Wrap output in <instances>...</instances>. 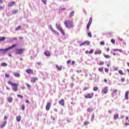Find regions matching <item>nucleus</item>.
<instances>
[{
	"label": "nucleus",
	"mask_w": 129,
	"mask_h": 129,
	"mask_svg": "<svg viewBox=\"0 0 129 129\" xmlns=\"http://www.w3.org/2000/svg\"><path fill=\"white\" fill-rule=\"evenodd\" d=\"M7 84L11 85V86L12 87V90H13V91L17 92L18 91L19 84L18 83H13L11 81H9L7 82Z\"/></svg>",
	"instance_id": "1"
},
{
	"label": "nucleus",
	"mask_w": 129,
	"mask_h": 129,
	"mask_svg": "<svg viewBox=\"0 0 129 129\" xmlns=\"http://www.w3.org/2000/svg\"><path fill=\"white\" fill-rule=\"evenodd\" d=\"M64 25L66 26V28H74V27L73 21L70 20L64 21Z\"/></svg>",
	"instance_id": "2"
},
{
	"label": "nucleus",
	"mask_w": 129,
	"mask_h": 129,
	"mask_svg": "<svg viewBox=\"0 0 129 129\" xmlns=\"http://www.w3.org/2000/svg\"><path fill=\"white\" fill-rule=\"evenodd\" d=\"M17 46L16 44H14L13 45H12L11 47L7 48L6 49H1L0 51L2 52V54H5L6 53H7L8 51L11 50V49H13V48Z\"/></svg>",
	"instance_id": "3"
},
{
	"label": "nucleus",
	"mask_w": 129,
	"mask_h": 129,
	"mask_svg": "<svg viewBox=\"0 0 129 129\" xmlns=\"http://www.w3.org/2000/svg\"><path fill=\"white\" fill-rule=\"evenodd\" d=\"M56 28L59 30V32H61L62 35L65 36V32H64L63 29L59 25L56 24Z\"/></svg>",
	"instance_id": "4"
},
{
	"label": "nucleus",
	"mask_w": 129,
	"mask_h": 129,
	"mask_svg": "<svg viewBox=\"0 0 129 129\" xmlns=\"http://www.w3.org/2000/svg\"><path fill=\"white\" fill-rule=\"evenodd\" d=\"M92 23V18H90V20H89V22H88V23L87 25V29L88 30H89L90 27V26H91V24Z\"/></svg>",
	"instance_id": "5"
},
{
	"label": "nucleus",
	"mask_w": 129,
	"mask_h": 129,
	"mask_svg": "<svg viewBox=\"0 0 129 129\" xmlns=\"http://www.w3.org/2000/svg\"><path fill=\"white\" fill-rule=\"evenodd\" d=\"M94 93L92 94H87V95L85 96L86 99H91L93 97Z\"/></svg>",
	"instance_id": "6"
},
{
	"label": "nucleus",
	"mask_w": 129,
	"mask_h": 129,
	"mask_svg": "<svg viewBox=\"0 0 129 129\" xmlns=\"http://www.w3.org/2000/svg\"><path fill=\"white\" fill-rule=\"evenodd\" d=\"M23 52H24V49H17L16 53L17 54L20 55L23 54Z\"/></svg>",
	"instance_id": "7"
},
{
	"label": "nucleus",
	"mask_w": 129,
	"mask_h": 129,
	"mask_svg": "<svg viewBox=\"0 0 129 129\" xmlns=\"http://www.w3.org/2000/svg\"><path fill=\"white\" fill-rule=\"evenodd\" d=\"M108 88L107 87H105V88H104V89L101 91V92H102V93L104 94H106L107 93H108Z\"/></svg>",
	"instance_id": "8"
},
{
	"label": "nucleus",
	"mask_w": 129,
	"mask_h": 129,
	"mask_svg": "<svg viewBox=\"0 0 129 129\" xmlns=\"http://www.w3.org/2000/svg\"><path fill=\"white\" fill-rule=\"evenodd\" d=\"M50 107H51V103L50 102L46 103V105L45 107L46 110L49 111L50 110Z\"/></svg>",
	"instance_id": "9"
},
{
	"label": "nucleus",
	"mask_w": 129,
	"mask_h": 129,
	"mask_svg": "<svg viewBox=\"0 0 129 129\" xmlns=\"http://www.w3.org/2000/svg\"><path fill=\"white\" fill-rule=\"evenodd\" d=\"M15 5H16V2L13 1V2H12L10 3H9L8 7H13V6H14Z\"/></svg>",
	"instance_id": "10"
},
{
	"label": "nucleus",
	"mask_w": 129,
	"mask_h": 129,
	"mask_svg": "<svg viewBox=\"0 0 129 129\" xmlns=\"http://www.w3.org/2000/svg\"><path fill=\"white\" fill-rule=\"evenodd\" d=\"M37 80H38L37 77H33L31 78V83H35L36 82Z\"/></svg>",
	"instance_id": "11"
},
{
	"label": "nucleus",
	"mask_w": 129,
	"mask_h": 129,
	"mask_svg": "<svg viewBox=\"0 0 129 129\" xmlns=\"http://www.w3.org/2000/svg\"><path fill=\"white\" fill-rule=\"evenodd\" d=\"M128 94H129V92L128 91H126V92H125V95H124V99L126 100H128L129 98H128Z\"/></svg>",
	"instance_id": "12"
},
{
	"label": "nucleus",
	"mask_w": 129,
	"mask_h": 129,
	"mask_svg": "<svg viewBox=\"0 0 129 129\" xmlns=\"http://www.w3.org/2000/svg\"><path fill=\"white\" fill-rule=\"evenodd\" d=\"M26 73L28 74H33V70H32L31 69H27L26 70Z\"/></svg>",
	"instance_id": "13"
},
{
	"label": "nucleus",
	"mask_w": 129,
	"mask_h": 129,
	"mask_svg": "<svg viewBox=\"0 0 129 129\" xmlns=\"http://www.w3.org/2000/svg\"><path fill=\"white\" fill-rule=\"evenodd\" d=\"M94 49H91L90 51L88 50H87L85 52V54H88L89 53L90 54H92L94 53Z\"/></svg>",
	"instance_id": "14"
},
{
	"label": "nucleus",
	"mask_w": 129,
	"mask_h": 129,
	"mask_svg": "<svg viewBox=\"0 0 129 129\" xmlns=\"http://www.w3.org/2000/svg\"><path fill=\"white\" fill-rule=\"evenodd\" d=\"M58 103L59 105L61 106H64V100L63 99L59 100Z\"/></svg>",
	"instance_id": "15"
},
{
	"label": "nucleus",
	"mask_w": 129,
	"mask_h": 129,
	"mask_svg": "<svg viewBox=\"0 0 129 129\" xmlns=\"http://www.w3.org/2000/svg\"><path fill=\"white\" fill-rule=\"evenodd\" d=\"M44 55H45L46 56H50L51 55V53H50L49 51H46L45 52H44Z\"/></svg>",
	"instance_id": "16"
},
{
	"label": "nucleus",
	"mask_w": 129,
	"mask_h": 129,
	"mask_svg": "<svg viewBox=\"0 0 129 129\" xmlns=\"http://www.w3.org/2000/svg\"><path fill=\"white\" fill-rule=\"evenodd\" d=\"M102 53V51L100 50H99L97 51H95V54L96 55H100Z\"/></svg>",
	"instance_id": "17"
},
{
	"label": "nucleus",
	"mask_w": 129,
	"mask_h": 129,
	"mask_svg": "<svg viewBox=\"0 0 129 129\" xmlns=\"http://www.w3.org/2000/svg\"><path fill=\"white\" fill-rule=\"evenodd\" d=\"M13 75L15 77H20V74H19L18 73H14Z\"/></svg>",
	"instance_id": "18"
},
{
	"label": "nucleus",
	"mask_w": 129,
	"mask_h": 129,
	"mask_svg": "<svg viewBox=\"0 0 129 129\" xmlns=\"http://www.w3.org/2000/svg\"><path fill=\"white\" fill-rule=\"evenodd\" d=\"M7 101H8L9 103L13 102V98H11V97L7 98Z\"/></svg>",
	"instance_id": "19"
},
{
	"label": "nucleus",
	"mask_w": 129,
	"mask_h": 129,
	"mask_svg": "<svg viewBox=\"0 0 129 129\" xmlns=\"http://www.w3.org/2000/svg\"><path fill=\"white\" fill-rule=\"evenodd\" d=\"M56 68L57 69V70L59 71H62V66L59 67L58 65H56Z\"/></svg>",
	"instance_id": "20"
},
{
	"label": "nucleus",
	"mask_w": 129,
	"mask_h": 129,
	"mask_svg": "<svg viewBox=\"0 0 129 129\" xmlns=\"http://www.w3.org/2000/svg\"><path fill=\"white\" fill-rule=\"evenodd\" d=\"M21 119V117L20 115H19L18 116H17V117H16L17 121V122H20Z\"/></svg>",
	"instance_id": "21"
},
{
	"label": "nucleus",
	"mask_w": 129,
	"mask_h": 129,
	"mask_svg": "<svg viewBox=\"0 0 129 129\" xmlns=\"http://www.w3.org/2000/svg\"><path fill=\"white\" fill-rule=\"evenodd\" d=\"M7 122L6 121L5 122H4L3 123H2L1 125V128H3V127H5L6 125Z\"/></svg>",
	"instance_id": "22"
},
{
	"label": "nucleus",
	"mask_w": 129,
	"mask_h": 129,
	"mask_svg": "<svg viewBox=\"0 0 129 129\" xmlns=\"http://www.w3.org/2000/svg\"><path fill=\"white\" fill-rule=\"evenodd\" d=\"M74 11H72L71 13H70L69 17L71 18L73 17L74 15Z\"/></svg>",
	"instance_id": "23"
},
{
	"label": "nucleus",
	"mask_w": 129,
	"mask_h": 129,
	"mask_svg": "<svg viewBox=\"0 0 129 129\" xmlns=\"http://www.w3.org/2000/svg\"><path fill=\"white\" fill-rule=\"evenodd\" d=\"M104 57L106 58V59H109L111 58V56L109 55H107V54H105L104 55Z\"/></svg>",
	"instance_id": "24"
},
{
	"label": "nucleus",
	"mask_w": 129,
	"mask_h": 129,
	"mask_svg": "<svg viewBox=\"0 0 129 129\" xmlns=\"http://www.w3.org/2000/svg\"><path fill=\"white\" fill-rule=\"evenodd\" d=\"M6 39V37H0V42H2L5 41Z\"/></svg>",
	"instance_id": "25"
},
{
	"label": "nucleus",
	"mask_w": 129,
	"mask_h": 129,
	"mask_svg": "<svg viewBox=\"0 0 129 129\" xmlns=\"http://www.w3.org/2000/svg\"><path fill=\"white\" fill-rule=\"evenodd\" d=\"M113 50L114 52L119 51V52H120V53L122 52V51L121 50V49H113Z\"/></svg>",
	"instance_id": "26"
},
{
	"label": "nucleus",
	"mask_w": 129,
	"mask_h": 129,
	"mask_svg": "<svg viewBox=\"0 0 129 129\" xmlns=\"http://www.w3.org/2000/svg\"><path fill=\"white\" fill-rule=\"evenodd\" d=\"M1 66L3 67H6L8 66V64H7V63H5V62L2 63H1Z\"/></svg>",
	"instance_id": "27"
},
{
	"label": "nucleus",
	"mask_w": 129,
	"mask_h": 129,
	"mask_svg": "<svg viewBox=\"0 0 129 129\" xmlns=\"http://www.w3.org/2000/svg\"><path fill=\"white\" fill-rule=\"evenodd\" d=\"M84 43L85 44V45H87V46L90 45V42L89 41H85Z\"/></svg>",
	"instance_id": "28"
},
{
	"label": "nucleus",
	"mask_w": 129,
	"mask_h": 129,
	"mask_svg": "<svg viewBox=\"0 0 129 129\" xmlns=\"http://www.w3.org/2000/svg\"><path fill=\"white\" fill-rule=\"evenodd\" d=\"M118 118V114H116L115 115H114V119L116 120Z\"/></svg>",
	"instance_id": "29"
},
{
	"label": "nucleus",
	"mask_w": 129,
	"mask_h": 129,
	"mask_svg": "<svg viewBox=\"0 0 129 129\" xmlns=\"http://www.w3.org/2000/svg\"><path fill=\"white\" fill-rule=\"evenodd\" d=\"M93 111V109L92 108H88L87 109V111L88 112H92Z\"/></svg>",
	"instance_id": "30"
},
{
	"label": "nucleus",
	"mask_w": 129,
	"mask_h": 129,
	"mask_svg": "<svg viewBox=\"0 0 129 129\" xmlns=\"http://www.w3.org/2000/svg\"><path fill=\"white\" fill-rule=\"evenodd\" d=\"M118 73L119 74H120V75H123V73L122 71H121V70H119Z\"/></svg>",
	"instance_id": "31"
},
{
	"label": "nucleus",
	"mask_w": 129,
	"mask_h": 129,
	"mask_svg": "<svg viewBox=\"0 0 129 129\" xmlns=\"http://www.w3.org/2000/svg\"><path fill=\"white\" fill-rule=\"evenodd\" d=\"M89 123V121H85L84 123V124L85 125H88Z\"/></svg>",
	"instance_id": "32"
},
{
	"label": "nucleus",
	"mask_w": 129,
	"mask_h": 129,
	"mask_svg": "<svg viewBox=\"0 0 129 129\" xmlns=\"http://www.w3.org/2000/svg\"><path fill=\"white\" fill-rule=\"evenodd\" d=\"M20 29H21V26H19L16 28H15V31H18L19 30H20Z\"/></svg>",
	"instance_id": "33"
},
{
	"label": "nucleus",
	"mask_w": 129,
	"mask_h": 129,
	"mask_svg": "<svg viewBox=\"0 0 129 129\" xmlns=\"http://www.w3.org/2000/svg\"><path fill=\"white\" fill-rule=\"evenodd\" d=\"M17 13H18V11L14 10L13 11H12V14H16Z\"/></svg>",
	"instance_id": "34"
},
{
	"label": "nucleus",
	"mask_w": 129,
	"mask_h": 129,
	"mask_svg": "<svg viewBox=\"0 0 129 129\" xmlns=\"http://www.w3.org/2000/svg\"><path fill=\"white\" fill-rule=\"evenodd\" d=\"M99 66H103V64H104V62L102 61V62H100V63H99Z\"/></svg>",
	"instance_id": "35"
},
{
	"label": "nucleus",
	"mask_w": 129,
	"mask_h": 129,
	"mask_svg": "<svg viewBox=\"0 0 129 129\" xmlns=\"http://www.w3.org/2000/svg\"><path fill=\"white\" fill-rule=\"evenodd\" d=\"M25 105H22V106H21V109H22V110L24 111L25 110Z\"/></svg>",
	"instance_id": "36"
},
{
	"label": "nucleus",
	"mask_w": 129,
	"mask_h": 129,
	"mask_svg": "<svg viewBox=\"0 0 129 129\" xmlns=\"http://www.w3.org/2000/svg\"><path fill=\"white\" fill-rule=\"evenodd\" d=\"M50 29L51 32H54V31H55V30H53V28H52V26H51V25L50 26Z\"/></svg>",
	"instance_id": "37"
},
{
	"label": "nucleus",
	"mask_w": 129,
	"mask_h": 129,
	"mask_svg": "<svg viewBox=\"0 0 129 129\" xmlns=\"http://www.w3.org/2000/svg\"><path fill=\"white\" fill-rule=\"evenodd\" d=\"M17 97H18L19 98H20L21 99H23V96L20 95L19 94L17 95Z\"/></svg>",
	"instance_id": "38"
},
{
	"label": "nucleus",
	"mask_w": 129,
	"mask_h": 129,
	"mask_svg": "<svg viewBox=\"0 0 129 129\" xmlns=\"http://www.w3.org/2000/svg\"><path fill=\"white\" fill-rule=\"evenodd\" d=\"M103 70V69L102 68H100L98 69L99 72H102Z\"/></svg>",
	"instance_id": "39"
},
{
	"label": "nucleus",
	"mask_w": 129,
	"mask_h": 129,
	"mask_svg": "<svg viewBox=\"0 0 129 129\" xmlns=\"http://www.w3.org/2000/svg\"><path fill=\"white\" fill-rule=\"evenodd\" d=\"M111 43H113V44H115V40H114V39H111Z\"/></svg>",
	"instance_id": "40"
},
{
	"label": "nucleus",
	"mask_w": 129,
	"mask_h": 129,
	"mask_svg": "<svg viewBox=\"0 0 129 129\" xmlns=\"http://www.w3.org/2000/svg\"><path fill=\"white\" fill-rule=\"evenodd\" d=\"M85 45H86V44L84 42L82 43L81 44H80V47H82V46H84Z\"/></svg>",
	"instance_id": "41"
},
{
	"label": "nucleus",
	"mask_w": 129,
	"mask_h": 129,
	"mask_svg": "<svg viewBox=\"0 0 129 129\" xmlns=\"http://www.w3.org/2000/svg\"><path fill=\"white\" fill-rule=\"evenodd\" d=\"M97 90H98V87H96L93 88V91H97Z\"/></svg>",
	"instance_id": "42"
},
{
	"label": "nucleus",
	"mask_w": 129,
	"mask_h": 129,
	"mask_svg": "<svg viewBox=\"0 0 129 129\" xmlns=\"http://www.w3.org/2000/svg\"><path fill=\"white\" fill-rule=\"evenodd\" d=\"M88 36H89L90 38L92 37V33L91 32H89L88 33Z\"/></svg>",
	"instance_id": "43"
},
{
	"label": "nucleus",
	"mask_w": 129,
	"mask_h": 129,
	"mask_svg": "<svg viewBox=\"0 0 129 129\" xmlns=\"http://www.w3.org/2000/svg\"><path fill=\"white\" fill-rule=\"evenodd\" d=\"M54 33L56 34V35H57L58 36L59 35V33H58V32L56 31L55 30L53 31Z\"/></svg>",
	"instance_id": "44"
},
{
	"label": "nucleus",
	"mask_w": 129,
	"mask_h": 129,
	"mask_svg": "<svg viewBox=\"0 0 129 129\" xmlns=\"http://www.w3.org/2000/svg\"><path fill=\"white\" fill-rule=\"evenodd\" d=\"M5 76H6V77L7 78H9L10 75H9V74H6Z\"/></svg>",
	"instance_id": "45"
},
{
	"label": "nucleus",
	"mask_w": 129,
	"mask_h": 129,
	"mask_svg": "<svg viewBox=\"0 0 129 129\" xmlns=\"http://www.w3.org/2000/svg\"><path fill=\"white\" fill-rule=\"evenodd\" d=\"M26 85H27V88H31V86L29 84L26 83Z\"/></svg>",
	"instance_id": "46"
},
{
	"label": "nucleus",
	"mask_w": 129,
	"mask_h": 129,
	"mask_svg": "<svg viewBox=\"0 0 129 129\" xmlns=\"http://www.w3.org/2000/svg\"><path fill=\"white\" fill-rule=\"evenodd\" d=\"M42 1L43 2V4H44L45 5L46 4V3H47L46 0H42Z\"/></svg>",
	"instance_id": "47"
},
{
	"label": "nucleus",
	"mask_w": 129,
	"mask_h": 129,
	"mask_svg": "<svg viewBox=\"0 0 129 129\" xmlns=\"http://www.w3.org/2000/svg\"><path fill=\"white\" fill-rule=\"evenodd\" d=\"M121 81L122 82H125V78H122L121 79Z\"/></svg>",
	"instance_id": "48"
},
{
	"label": "nucleus",
	"mask_w": 129,
	"mask_h": 129,
	"mask_svg": "<svg viewBox=\"0 0 129 129\" xmlns=\"http://www.w3.org/2000/svg\"><path fill=\"white\" fill-rule=\"evenodd\" d=\"M104 44H105L104 42H100V45H104Z\"/></svg>",
	"instance_id": "49"
},
{
	"label": "nucleus",
	"mask_w": 129,
	"mask_h": 129,
	"mask_svg": "<svg viewBox=\"0 0 129 129\" xmlns=\"http://www.w3.org/2000/svg\"><path fill=\"white\" fill-rule=\"evenodd\" d=\"M94 118H95V116H94V115H92V120H94Z\"/></svg>",
	"instance_id": "50"
},
{
	"label": "nucleus",
	"mask_w": 129,
	"mask_h": 129,
	"mask_svg": "<svg viewBox=\"0 0 129 129\" xmlns=\"http://www.w3.org/2000/svg\"><path fill=\"white\" fill-rule=\"evenodd\" d=\"M71 62V60H68V61H67V64H69V63H70Z\"/></svg>",
	"instance_id": "51"
},
{
	"label": "nucleus",
	"mask_w": 129,
	"mask_h": 129,
	"mask_svg": "<svg viewBox=\"0 0 129 129\" xmlns=\"http://www.w3.org/2000/svg\"><path fill=\"white\" fill-rule=\"evenodd\" d=\"M25 102L28 104H29L30 103V102L28 100H26V101H25Z\"/></svg>",
	"instance_id": "52"
},
{
	"label": "nucleus",
	"mask_w": 129,
	"mask_h": 129,
	"mask_svg": "<svg viewBox=\"0 0 129 129\" xmlns=\"http://www.w3.org/2000/svg\"><path fill=\"white\" fill-rule=\"evenodd\" d=\"M117 91H118L117 90H114L113 91V93H116V92H117Z\"/></svg>",
	"instance_id": "53"
},
{
	"label": "nucleus",
	"mask_w": 129,
	"mask_h": 129,
	"mask_svg": "<svg viewBox=\"0 0 129 129\" xmlns=\"http://www.w3.org/2000/svg\"><path fill=\"white\" fill-rule=\"evenodd\" d=\"M109 51H110V48H109V47H108L107 49L106 50V51H107L108 52H109Z\"/></svg>",
	"instance_id": "54"
},
{
	"label": "nucleus",
	"mask_w": 129,
	"mask_h": 129,
	"mask_svg": "<svg viewBox=\"0 0 129 129\" xmlns=\"http://www.w3.org/2000/svg\"><path fill=\"white\" fill-rule=\"evenodd\" d=\"M105 72L107 73L108 72V69H105Z\"/></svg>",
	"instance_id": "55"
},
{
	"label": "nucleus",
	"mask_w": 129,
	"mask_h": 129,
	"mask_svg": "<svg viewBox=\"0 0 129 129\" xmlns=\"http://www.w3.org/2000/svg\"><path fill=\"white\" fill-rule=\"evenodd\" d=\"M87 89H88V88H87V87L84 88V91H86V90H87Z\"/></svg>",
	"instance_id": "56"
},
{
	"label": "nucleus",
	"mask_w": 129,
	"mask_h": 129,
	"mask_svg": "<svg viewBox=\"0 0 129 129\" xmlns=\"http://www.w3.org/2000/svg\"><path fill=\"white\" fill-rule=\"evenodd\" d=\"M4 6H1L0 7V10H2V9H4Z\"/></svg>",
	"instance_id": "57"
},
{
	"label": "nucleus",
	"mask_w": 129,
	"mask_h": 129,
	"mask_svg": "<svg viewBox=\"0 0 129 129\" xmlns=\"http://www.w3.org/2000/svg\"><path fill=\"white\" fill-rule=\"evenodd\" d=\"M125 125L126 126L129 125V123H125Z\"/></svg>",
	"instance_id": "58"
},
{
	"label": "nucleus",
	"mask_w": 129,
	"mask_h": 129,
	"mask_svg": "<svg viewBox=\"0 0 129 129\" xmlns=\"http://www.w3.org/2000/svg\"><path fill=\"white\" fill-rule=\"evenodd\" d=\"M3 3V0H0V4H2Z\"/></svg>",
	"instance_id": "59"
},
{
	"label": "nucleus",
	"mask_w": 129,
	"mask_h": 129,
	"mask_svg": "<svg viewBox=\"0 0 129 129\" xmlns=\"http://www.w3.org/2000/svg\"><path fill=\"white\" fill-rule=\"evenodd\" d=\"M17 39H18L17 38H15V37H14V38H13V40H17Z\"/></svg>",
	"instance_id": "60"
},
{
	"label": "nucleus",
	"mask_w": 129,
	"mask_h": 129,
	"mask_svg": "<svg viewBox=\"0 0 129 129\" xmlns=\"http://www.w3.org/2000/svg\"><path fill=\"white\" fill-rule=\"evenodd\" d=\"M19 39H20V40H23V37H19Z\"/></svg>",
	"instance_id": "61"
},
{
	"label": "nucleus",
	"mask_w": 129,
	"mask_h": 129,
	"mask_svg": "<svg viewBox=\"0 0 129 129\" xmlns=\"http://www.w3.org/2000/svg\"><path fill=\"white\" fill-rule=\"evenodd\" d=\"M118 68H114V71H117Z\"/></svg>",
	"instance_id": "62"
},
{
	"label": "nucleus",
	"mask_w": 129,
	"mask_h": 129,
	"mask_svg": "<svg viewBox=\"0 0 129 129\" xmlns=\"http://www.w3.org/2000/svg\"><path fill=\"white\" fill-rule=\"evenodd\" d=\"M104 81H105V83H107V80L106 79H104Z\"/></svg>",
	"instance_id": "63"
},
{
	"label": "nucleus",
	"mask_w": 129,
	"mask_h": 129,
	"mask_svg": "<svg viewBox=\"0 0 129 129\" xmlns=\"http://www.w3.org/2000/svg\"><path fill=\"white\" fill-rule=\"evenodd\" d=\"M128 116H126V120H128Z\"/></svg>",
	"instance_id": "64"
}]
</instances>
